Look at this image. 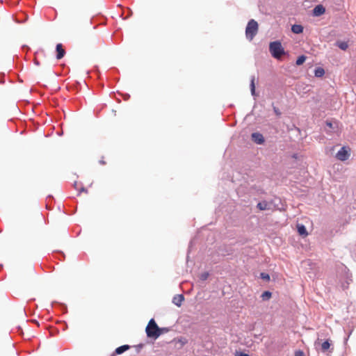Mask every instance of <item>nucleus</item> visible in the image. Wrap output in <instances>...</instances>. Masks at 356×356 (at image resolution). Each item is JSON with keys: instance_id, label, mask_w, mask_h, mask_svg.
<instances>
[{"instance_id": "f257e3e1", "label": "nucleus", "mask_w": 356, "mask_h": 356, "mask_svg": "<svg viewBox=\"0 0 356 356\" xmlns=\"http://www.w3.org/2000/svg\"><path fill=\"white\" fill-rule=\"evenodd\" d=\"M162 330L159 327L155 321L152 318L146 327L145 332L148 337L156 339L162 334Z\"/></svg>"}, {"instance_id": "f03ea898", "label": "nucleus", "mask_w": 356, "mask_h": 356, "mask_svg": "<svg viewBox=\"0 0 356 356\" xmlns=\"http://www.w3.org/2000/svg\"><path fill=\"white\" fill-rule=\"evenodd\" d=\"M259 30L258 23L254 19H250L245 29V36L247 39L252 41L257 34Z\"/></svg>"}, {"instance_id": "7ed1b4c3", "label": "nucleus", "mask_w": 356, "mask_h": 356, "mask_svg": "<svg viewBox=\"0 0 356 356\" xmlns=\"http://www.w3.org/2000/svg\"><path fill=\"white\" fill-rule=\"evenodd\" d=\"M269 50L271 55L277 59H280L285 54L282 44L279 41L272 42L269 44Z\"/></svg>"}, {"instance_id": "20e7f679", "label": "nucleus", "mask_w": 356, "mask_h": 356, "mask_svg": "<svg viewBox=\"0 0 356 356\" xmlns=\"http://www.w3.org/2000/svg\"><path fill=\"white\" fill-rule=\"evenodd\" d=\"M349 156L350 148L347 147H341L336 154L337 159L342 161H346Z\"/></svg>"}, {"instance_id": "39448f33", "label": "nucleus", "mask_w": 356, "mask_h": 356, "mask_svg": "<svg viewBox=\"0 0 356 356\" xmlns=\"http://www.w3.org/2000/svg\"><path fill=\"white\" fill-rule=\"evenodd\" d=\"M314 346L316 349H318V346H320V350L323 353H326L332 346V341L330 339H327L323 343H321L320 340L318 339L315 341Z\"/></svg>"}, {"instance_id": "423d86ee", "label": "nucleus", "mask_w": 356, "mask_h": 356, "mask_svg": "<svg viewBox=\"0 0 356 356\" xmlns=\"http://www.w3.org/2000/svg\"><path fill=\"white\" fill-rule=\"evenodd\" d=\"M251 138L252 141L259 145L263 144L265 141L263 135L259 132L252 133Z\"/></svg>"}, {"instance_id": "0eeeda50", "label": "nucleus", "mask_w": 356, "mask_h": 356, "mask_svg": "<svg viewBox=\"0 0 356 356\" xmlns=\"http://www.w3.org/2000/svg\"><path fill=\"white\" fill-rule=\"evenodd\" d=\"M56 58L58 60L63 58L65 55V50L64 49L63 44L60 43L56 44Z\"/></svg>"}, {"instance_id": "6e6552de", "label": "nucleus", "mask_w": 356, "mask_h": 356, "mask_svg": "<svg viewBox=\"0 0 356 356\" xmlns=\"http://www.w3.org/2000/svg\"><path fill=\"white\" fill-rule=\"evenodd\" d=\"M184 300V296L182 294H179V295H177V296H174V298L172 299V302L175 305L180 307Z\"/></svg>"}, {"instance_id": "1a4fd4ad", "label": "nucleus", "mask_w": 356, "mask_h": 356, "mask_svg": "<svg viewBox=\"0 0 356 356\" xmlns=\"http://www.w3.org/2000/svg\"><path fill=\"white\" fill-rule=\"evenodd\" d=\"M325 12V8L322 5H318L314 8V14L316 16H319L324 14Z\"/></svg>"}, {"instance_id": "9d476101", "label": "nucleus", "mask_w": 356, "mask_h": 356, "mask_svg": "<svg viewBox=\"0 0 356 356\" xmlns=\"http://www.w3.org/2000/svg\"><path fill=\"white\" fill-rule=\"evenodd\" d=\"M297 229H298V234L300 235L304 236H306L308 235V233L307 232V229H306L305 225H303L302 224H298Z\"/></svg>"}, {"instance_id": "9b49d317", "label": "nucleus", "mask_w": 356, "mask_h": 356, "mask_svg": "<svg viewBox=\"0 0 356 356\" xmlns=\"http://www.w3.org/2000/svg\"><path fill=\"white\" fill-rule=\"evenodd\" d=\"M291 31H292L294 33L299 34V33H302V31H303V27H302V26L299 25V24H294V25H293V26H292V27H291Z\"/></svg>"}, {"instance_id": "f8f14e48", "label": "nucleus", "mask_w": 356, "mask_h": 356, "mask_svg": "<svg viewBox=\"0 0 356 356\" xmlns=\"http://www.w3.org/2000/svg\"><path fill=\"white\" fill-rule=\"evenodd\" d=\"M129 349V346H128V345L121 346L115 349V353L117 355H120V354L123 353L124 351H126Z\"/></svg>"}, {"instance_id": "ddd939ff", "label": "nucleus", "mask_w": 356, "mask_h": 356, "mask_svg": "<svg viewBox=\"0 0 356 356\" xmlns=\"http://www.w3.org/2000/svg\"><path fill=\"white\" fill-rule=\"evenodd\" d=\"M257 208L261 211L268 209V204L266 202H261L257 204Z\"/></svg>"}, {"instance_id": "4468645a", "label": "nucleus", "mask_w": 356, "mask_h": 356, "mask_svg": "<svg viewBox=\"0 0 356 356\" xmlns=\"http://www.w3.org/2000/svg\"><path fill=\"white\" fill-rule=\"evenodd\" d=\"M314 74L316 77H321L325 74V70L322 67H317L314 71Z\"/></svg>"}, {"instance_id": "2eb2a0df", "label": "nucleus", "mask_w": 356, "mask_h": 356, "mask_svg": "<svg viewBox=\"0 0 356 356\" xmlns=\"http://www.w3.org/2000/svg\"><path fill=\"white\" fill-rule=\"evenodd\" d=\"M254 80H255L254 77L252 76L251 79V81H250V90H251V93L252 95H254V94H255Z\"/></svg>"}, {"instance_id": "dca6fc26", "label": "nucleus", "mask_w": 356, "mask_h": 356, "mask_svg": "<svg viewBox=\"0 0 356 356\" xmlns=\"http://www.w3.org/2000/svg\"><path fill=\"white\" fill-rule=\"evenodd\" d=\"M271 296H272V293L270 291H264L261 294V298L264 300H268L271 298Z\"/></svg>"}, {"instance_id": "f3484780", "label": "nucleus", "mask_w": 356, "mask_h": 356, "mask_svg": "<svg viewBox=\"0 0 356 356\" xmlns=\"http://www.w3.org/2000/svg\"><path fill=\"white\" fill-rule=\"evenodd\" d=\"M305 60H306V56H303V55H302V56H299V57L298 58V59L296 60V65H302V64H303V63H304V62L305 61Z\"/></svg>"}, {"instance_id": "a211bd4d", "label": "nucleus", "mask_w": 356, "mask_h": 356, "mask_svg": "<svg viewBox=\"0 0 356 356\" xmlns=\"http://www.w3.org/2000/svg\"><path fill=\"white\" fill-rule=\"evenodd\" d=\"M338 47L342 50H346L348 48V45L346 42H341L338 43Z\"/></svg>"}, {"instance_id": "6ab92c4d", "label": "nucleus", "mask_w": 356, "mask_h": 356, "mask_svg": "<svg viewBox=\"0 0 356 356\" xmlns=\"http://www.w3.org/2000/svg\"><path fill=\"white\" fill-rule=\"evenodd\" d=\"M209 273L204 272L201 274L200 279L204 281V280H206L209 277Z\"/></svg>"}, {"instance_id": "aec40b11", "label": "nucleus", "mask_w": 356, "mask_h": 356, "mask_svg": "<svg viewBox=\"0 0 356 356\" xmlns=\"http://www.w3.org/2000/svg\"><path fill=\"white\" fill-rule=\"evenodd\" d=\"M261 277L264 280H266L267 281L270 280V276L268 274H266V273H261Z\"/></svg>"}, {"instance_id": "412c9836", "label": "nucleus", "mask_w": 356, "mask_h": 356, "mask_svg": "<svg viewBox=\"0 0 356 356\" xmlns=\"http://www.w3.org/2000/svg\"><path fill=\"white\" fill-rule=\"evenodd\" d=\"M236 356H249V355L245 353H238L236 355Z\"/></svg>"}, {"instance_id": "4be33fe9", "label": "nucleus", "mask_w": 356, "mask_h": 356, "mask_svg": "<svg viewBox=\"0 0 356 356\" xmlns=\"http://www.w3.org/2000/svg\"><path fill=\"white\" fill-rule=\"evenodd\" d=\"M295 356H303V353L302 351L296 352Z\"/></svg>"}, {"instance_id": "5701e85b", "label": "nucleus", "mask_w": 356, "mask_h": 356, "mask_svg": "<svg viewBox=\"0 0 356 356\" xmlns=\"http://www.w3.org/2000/svg\"><path fill=\"white\" fill-rule=\"evenodd\" d=\"M74 186H75V187H76V188L77 190H79V191H80V192H81V191H86V190H85V188H83V187H81L80 189H78V188H77V187H76V183H75V184H74Z\"/></svg>"}, {"instance_id": "b1692460", "label": "nucleus", "mask_w": 356, "mask_h": 356, "mask_svg": "<svg viewBox=\"0 0 356 356\" xmlns=\"http://www.w3.org/2000/svg\"><path fill=\"white\" fill-rule=\"evenodd\" d=\"M327 125L330 127H332V123L331 122H327Z\"/></svg>"}, {"instance_id": "393cba45", "label": "nucleus", "mask_w": 356, "mask_h": 356, "mask_svg": "<svg viewBox=\"0 0 356 356\" xmlns=\"http://www.w3.org/2000/svg\"><path fill=\"white\" fill-rule=\"evenodd\" d=\"M162 329H163V330H162V334L163 333V332H165V331H167V330H166L165 328H162Z\"/></svg>"}, {"instance_id": "a878e982", "label": "nucleus", "mask_w": 356, "mask_h": 356, "mask_svg": "<svg viewBox=\"0 0 356 356\" xmlns=\"http://www.w3.org/2000/svg\"><path fill=\"white\" fill-rule=\"evenodd\" d=\"M33 322H35V323H37L38 325V323L36 321H33Z\"/></svg>"}]
</instances>
